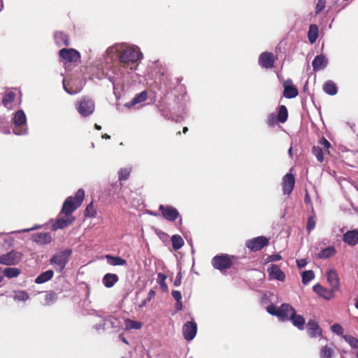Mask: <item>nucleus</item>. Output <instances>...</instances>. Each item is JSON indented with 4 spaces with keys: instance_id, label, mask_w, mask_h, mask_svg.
<instances>
[{
    "instance_id": "nucleus-2",
    "label": "nucleus",
    "mask_w": 358,
    "mask_h": 358,
    "mask_svg": "<svg viewBox=\"0 0 358 358\" xmlns=\"http://www.w3.org/2000/svg\"><path fill=\"white\" fill-rule=\"evenodd\" d=\"M84 197L85 191L83 189H79L74 196L67 197L62 205L59 216L61 215L72 216V213L82 204Z\"/></svg>"
},
{
    "instance_id": "nucleus-62",
    "label": "nucleus",
    "mask_w": 358,
    "mask_h": 358,
    "mask_svg": "<svg viewBox=\"0 0 358 358\" xmlns=\"http://www.w3.org/2000/svg\"><path fill=\"white\" fill-rule=\"evenodd\" d=\"M63 85H64V90H65L68 94H76V93H77V92H76V91L71 90L70 89H69V88L67 87V86L66 85V84H65L64 81L63 82Z\"/></svg>"
},
{
    "instance_id": "nucleus-20",
    "label": "nucleus",
    "mask_w": 358,
    "mask_h": 358,
    "mask_svg": "<svg viewBox=\"0 0 358 358\" xmlns=\"http://www.w3.org/2000/svg\"><path fill=\"white\" fill-rule=\"evenodd\" d=\"M328 64V59L324 55H317L312 62L313 71H319L324 69Z\"/></svg>"
},
{
    "instance_id": "nucleus-44",
    "label": "nucleus",
    "mask_w": 358,
    "mask_h": 358,
    "mask_svg": "<svg viewBox=\"0 0 358 358\" xmlns=\"http://www.w3.org/2000/svg\"><path fill=\"white\" fill-rule=\"evenodd\" d=\"M344 340L352 348H358V339L350 336V335H344L343 336Z\"/></svg>"
},
{
    "instance_id": "nucleus-60",
    "label": "nucleus",
    "mask_w": 358,
    "mask_h": 358,
    "mask_svg": "<svg viewBox=\"0 0 358 358\" xmlns=\"http://www.w3.org/2000/svg\"><path fill=\"white\" fill-rule=\"evenodd\" d=\"M306 259H301L296 260V265L299 268H302L306 266Z\"/></svg>"
},
{
    "instance_id": "nucleus-23",
    "label": "nucleus",
    "mask_w": 358,
    "mask_h": 358,
    "mask_svg": "<svg viewBox=\"0 0 358 358\" xmlns=\"http://www.w3.org/2000/svg\"><path fill=\"white\" fill-rule=\"evenodd\" d=\"M54 38L56 45L59 47L70 45L69 36L62 31H55Z\"/></svg>"
},
{
    "instance_id": "nucleus-41",
    "label": "nucleus",
    "mask_w": 358,
    "mask_h": 358,
    "mask_svg": "<svg viewBox=\"0 0 358 358\" xmlns=\"http://www.w3.org/2000/svg\"><path fill=\"white\" fill-rule=\"evenodd\" d=\"M29 298V294L23 290H18L15 292L13 299L18 301H26Z\"/></svg>"
},
{
    "instance_id": "nucleus-17",
    "label": "nucleus",
    "mask_w": 358,
    "mask_h": 358,
    "mask_svg": "<svg viewBox=\"0 0 358 358\" xmlns=\"http://www.w3.org/2000/svg\"><path fill=\"white\" fill-rule=\"evenodd\" d=\"M267 271L269 274V276L273 279L281 282H283L285 280V274L276 264H271L268 267Z\"/></svg>"
},
{
    "instance_id": "nucleus-56",
    "label": "nucleus",
    "mask_w": 358,
    "mask_h": 358,
    "mask_svg": "<svg viewBox=\"0 0 358 358\" xmlns=\"http://www.w3.org/2000/svg\"><path fill=\"white\" fill-rule=\"evenodd\" d=\"M171 295L173 298L176 300V301H181L182 299V294L180 291L173 290L171 292Z\"/></svg>"
},
{
    "instance_id": "nucleus-9",
    "label": "nucleus",
    "mask_w": 358,
    "mask_h": 358,
    "mask_svg": "<svg viewBox=\"0 0 358 358\" xmlns=\"http://www.w3.org/2000/svg\"><path fill=\"white\" fill-rule=\"evenodd\" d=\"M268 239L265 236H257L246 241L247 248L251 251H259L268 244Z\"/></svg>"
},
{
    "instance_id": "nucleus-1",
    "label": "nucleus",
    "mask_w": 358,
    "mask_h": 358,
    "mask_svg": "<svg viewBox=\"0 0 358 358\" xmlns=\"http://www.w3.org/2000/svg\"><path fill=\"white\" fill-rule=\"evenodd\" d=\"M106 54L108 56L116 55L118 62L123 66L136 64L143 58L138 45L127 43H115L106 50Z\"/></svg>"
},
{
    "instance_id": "nucleus-32",
    "label": "nucleus",
    "mask_w": 358,
    "mask_h": 358,
    "mask_svg": "<svg viewBox=\"0 0 358 358\" xmlns=\"http://www.w3.org/2000/svg\"><path fill=\"white\" fill-rule=\"evenodd\" d=\"M103 321L104 322V325L106 327V329H118L120 327V321L113 316L110 315L103 317Z\"/></svg>"
},
{
    "instance_id": "nucleus-36",
    "label": "nucleus",
    "mask_w": 358,
    "mask_h": 358,
    "mask_svg": "<svg viewBox=\"0 0 358 358\" xmlns=\"http://www.w3.org/2000/svg\"><path fill=\"white\" fill-rule=\"evenodd\" d=\"M131 171V167L121 168L117 173L118 181L121 182L122 181L127 180L130 176Z\"/></svg>"
},
{
    "instance_id": "nucleus-33",
    "label": "nucleus",
    "mask_w": 358,
    "mask_h": 358,
    "mask_svg": "<svg viewBox=\"0 0 358 358\" xmlns=\"http://www.w3.org/2000/svg\"><path fill=\"white\" fill-rule=\"evenodd\" d=\"M115 69H111L107 71L106 73L103 72L105 78H106L113 85V89H115V83L119 79V75L115 73Z\"/></svg>"
},
{
    "instance_id": "nucleus-43",
    "label": "nucleus",
    "mask_w": 358,
    "mask_h": 358,
    "mask_svg": "<svg viewBox=\"0 0 358 358\" xmlns=\"http://www.w3.org/2000/svg\"><path fill=\"white\" fill-rule=\"evenodd\" d=\"M312 153L315 156L319 162L324 161V155L322 148L320 146H313L312 148Z\"/></svg>"
},
{
    "instance_id": "nucleus-25",
    "label": "nucleus",
    "mask_w": 358,
    "mask_h": 358,
    "mask_svg": "<svg viewBox=\"0 0 358 358\" xmlns=\"http://www.w3.org/2000/svg\"><path fill=\"white\" fill-rule=\"evenodd\" d=\"M289 320L292 322V324L299 330L302 331L304 329L306 320L302 315H298L295 312L292 315H289Z\"/></svg>"
},
{
    "instance_id": "nucleus-64",
    "label": "nucleus",
    "mask_w": 358,
    "mask_h": 358,
    "mask_svg": "<svg viewBox=\"0 0 358 358\" xmlns=\"http://www.w3.org/2000/svg\"><path fill=\"white\" fill-rule=\"evenodd\" d=\"M182 308V303L181 301H176V310L179 311L181 310Z\"/></svg>"
},
{
    "instance_id": "nucleus-61",
    "label": "nucleus",
    "mask_w": 358,
    "mask_h": 358,
    "mask_svg": "<svg viewBox=\"0 0 358 358\" xmlns=\"http://www.w3.org/2000/svg\"><path fill=\"white\" fill-rule=\"evenodd\" d=\"M94 329H96V330H100V329H106V327L104 325V322L103 321V323H100V324H96L94 326Z\"/></svg>"
},
{
    "instance_id": "nucleus-45",
    "label": "nucleus",
    "mask_w": 358,
    "mask_h": 358,
    "mask_svg": "<svg viewBox=\"0 0 358 358\" xmlns=\"http://www.w3.org/2000/svg\"><path fill=\"white\" fill-rule=\"evenodd\" d=\"M166 275L162 273H159L157 274V282L160 286V287L166 291L167 290L168 287H167V285L166 284Z\"/></svg>"
},
{
    "instance_id": "nucleus-5",
    "label": "nucleus",
    "mask_w": 358,
    "mask_h": 358,
    "mask_svg": "<svg viewBox=\"0 0 358 358\" xmlns=\"http://www.w3.org/2000/svg\"><path fill=\"white\" fill-rule=\"evenodd\" d=\"M76 108L78 112L83 116L90 115L94 110V102L92 99L83 97L76 102Z\"/></svg>"
},
{
    "instance_id": "nucleus-7",
    "label": "nucleus",
    "mask_w": 358,
    "mask_h": 358,
    "mask_svg": "<svg viewBox=\"0 0 358 358\" xmlns=\"http://www.w3.org/2000/svg\"><path fill=\"white\" fill-rule=\"evenodd\" d=\"M213 266L220 271L229 268L232 265V262L227 255H220L215 256L211 261Z\"/></svg>"
},
{
    "instance_id": "nucleus-21",
    "label": "nucleus",
    "mask_w": 358,
    "mask_h": 358,
    "mask_svg": "<svg viewBox=\"0 0 358 358\" xmlns=\"http://www.w3.org/2000/svg\"><path fill=\"white\" fill-rule=\"evenodd\" d=\"M343 241L348 245L354 246L358 244V231L350 230L343 234Z\"/></svg>"
},
{
    "instance_id": "nucleus-15",
    "label": "nucleus",
    "mask_w": 358,
    "mask_h": 358,
    "mask_svg": "<svg viewBox=\"0 0 358 358\" xmlns=\"http://www.w3.org/2000/svg\"><path fill=\"white\" fill-rule=\"evenodd\" d=\"M283 96L287 99H293L298 95V90L293 85L292 80L291 79H287L286 81H285L283 83Z\"/></svg>"
},
{
    "instance_id": "nucleus-48",
    "label": "nucleus",
    "mask_w": 358,
    "mask_h": 358,
    "mask_svg": "<svg viewBox=\"0 0 358 358\" xmlns=\"http://www.w3.org/2000/svg\"><path fill=\"white\" fill-rule=\"evenodd\" d=\"M266 311L271 315L277 316L279 318V308L274 304L268 305L266 307Z\"/></svg>"
},
{
    "instance_id": "nucleus-11",
    "label": "nucleus",
    "mask_w": 358,
    "mask_h": 358,
    "mask_svg": "<svg viewBox=\"0 0 358 358\" xmlns=\"http://www.w3.org/2000/svg\"><path fill=\"white\" fill-rule=\"evenodd\" d=\"M59 54L62 59L69 62H76L80 58V52L73 48H62L59 50Z\"/></svg>"
},
{
    "instance_id": "nucleus-22",
    "label": "nucleus",
    "mask_w": 358,
    "mask_h": 358,
    "mask_svg": "<svg viewBox=\"0 0 358 358\" xmlns=\"http://www.w3.org/2000/svg\"><path fill=\"white\" fill-rule=\"evenodd\" d=\"M327 278L329 285L333 291L338 289L339 288V278L337 272L331 269L327 273Z\"/></svg>"
},
{
    "instance_id": "nucleus-54",
    "label": "nucleus",
    "mask_w": 358,
    "mask_h": 358,
    "mask_svg": "<svg viewBox=\"0 0 358 358\" xmlns=\"http://www.w3.org/2000/svg\"><path fill=\"white\" fill-rule=\"evenodd\" d=\"M326 5V0H317L316 4V14L320 13L324 8Z\"/></svg>"
},
{
    "instance_id": "nucleus-46",
    "label": "nucleus",
    "mask_w": 358,
    "mask_h": 358,
    "mask_svg": "<svg viewBox=\"0 0 358 358\" xmlns=\"http://www.w3.org/2000/svg\"><path fill=\"white\" fill-rule=\"evenodd\" d=\"M15 97V94L13 92H9L5 94L2 99V102L5 106H7L8 104L11 103Z\"/></svg>"
},
{
    "instance_id": "nucleus-55",
    "label": "nucleus",
    "mask_w": 358,
    "mask_h": 358,
    "mask_svg": "<svg viewBox=\"0 0 358 358\" xmlns=\"http://www.w3.org/2000/svg\"><path fill=\"white\" fill-rule=\"evenodd\" d=\"M313 289L315 292L319 294H323L324 292H327V289H324L322 285L320 284H316L313 286Z\"/></svg>"
},
{
    "instance_id": "nucleus-42",
    "label": "nucleus",
    "mask_w": 358,
    "mask_h": 358,
    "mask_svg": "<svg viewBox=\"0 0 358 358\" xmlns=\"http://www.w3.org/2000/svg\"><path fill=\"white\" fill-rule=\"evenodd\" d=\"M315 278L314 272L312 270L305 271L302 273V283L307 285Z\"/></svg>"
},
{
    "instance_id": "nucleus-63",
    "label": "nucleus",
    "mask_w": 358,
    "mask_h": 358,
    "mask_svg": "<svg viewBox=\"0 0 358 358\" xmlns=\"http://www.w3.org/2000/svg\"><path fill=\"white\" fill-rule=\"evenodd\" d=\"M155 292L153 289H150L148 292V295L147 297V301H151V299L155 296Z\"/></svg>"
},
{
    "instance_id": "nucleus-31",
    "label": "nucleus",
    "mask_w": 358,
    "mask_h": 358,
    "mask_svg": "<svg viewBox=\"0 0 358 358\" xmlns=\"http://www.w3.org/2000/svg\"><path fill=\"white\" fill-rule=\"evenodd\" d=\"M122 187V183L120 181L112 182L107 189V195L109 196H113L117 194L121 190Z\"/></svg>"
},
{
    "instance_id": "nucleus-14",
    "label": "nucleus",
    "mask_w": 358,
    "mask_h": 358,
    "mask_svg": "<svg viewBox=\"0 0 358 358\" xmlns=\"http://www.w3.org/2000/svg\"><path fill=\"white\" fill-rule=\"evenodd\" d=\"M307 334L310 338L322 337V330L315 320H309L307 323Z\"/></svg>"
},
{
    "instance_id": "nucleus-12",
    "label": "nucleus",
    "mask_w": 358,
    "mask_h": 358,
    "mask_svg": "<svg viewBox=\"0 0 358 358\" xmlns=\"http://www.w3.org/2000/svg\"><path fill=\"white\" fill-rule=\"evenodd\" d=\"M64 215V217H57L55 222L51 225V229L52 231L64 229L71 225L75 221V218L73 216Z\"/></svg>"
},
{
    "instance_id": "nucleus-26",
    "label": "nucleus",
    "mask_w": 358,
    "mask_h": 358,
    "mask_svg": "<svg viewBox=\"0 0 358 358\" xmlns=\"http://www.w3.org/2000/svg\"><path fill=\"white\" fill-rule=\"evenodd\" d=\"M119 280L118 275L115 273H106L104 275L102 282L105 287H112Z\"/></svg>"
},
{
    "instance_id": "nucleus-27",
    "label": "nucleus",
    "mask_w": 358,
    "mask_h": 358,
    "mask_svg": "<svg viewBox=\"0 0 358 358\" xmlns=\"http://www.w3.org/2000/svg\"><path fill=\"white\" fill-rule=\"evenodd\" d=\"M107 263L111 266H124L127 265V261L119 256H113L106 255L105 256Z\"/></svg>"
},
{
    "instance_id": "nucleus-40",
    "label": "nucleus",
    "mask_w": 358,
    "mask_h": 358,
    "mask_svg": "<svg viewBox=\"0 0 358 358\" xmlns=\"http://www.w3.org/2000/svg\"><path fill=\"white\" fill-rule=\"evenodd\" d=\"M334 350L327 345L322 347L320 352V358H332Z\"/></svg>"
},
{
    "instance_id": "nucleus-51",
    "label": "nucleus",
    "mask_w": 358,
    "mask_h": 358,
    "mask_svg": "<svg viewBox=\"0 0 358 358\" xmlns=\"http://www.w3.org/2000/svg\"><path fill=\"white\" fill-rule=\"evenodd\" d=\"M331 330L332 332L337 335H342L343 333V329L342 326L339 324H334L331 327Z\"/></svg>"
},
{
    "instance_id": "nucleus-57",
    "label": "nucleus",
    "mask_w": 358,
    "mask_h": 358,
    "mask_svg": "<svg viewBox=\"0 0 358 358\" xmlns=\"http://www.w3.org/2000/svg\"><path fill=\"white\" fill-rule=\"evenodd\" d=\"M181 280H182V273L180 271V272H178L177 273V275H176V279L174 280V282H173L174 286L178 287V286L180 285Z\"/></svg>"
},
{
    "instance_id": "nucleus-59",
    "label": "nucleus",
    "mask_w": 358,
    "mask_h": 358,
    "mask_svg": "<svg viewBox=\"0 0 358 358\" xmlns=\"http://www.w3.org/2000/svg\"><path fill=\"white\" fill-rule=\"evenodd\" d=\"M269 262H277L282 259V257L279 254H275L268 257Z\"/></svg>"
},
{
    "instance_id": "nucleus-53",
    "label": "nucleus",
    "mask_w": 358,
    "mask_h": 358,
    "mask_svg": "<svg viewBox=\"0 0 358 358\" xmlns=\"http://www.w3.org/2000/svg\"><path fill=\"white\" fill-rule=\"evenodd\" d=\"M41 227V225L36 224V225H34V227H31V228L23 229H21V230H17V231H11V232H10L9 234H20V233H26V232H29V231H33V230H35V229H40Z\"/></svg>"
},
{
    "instance_id": "nucleus-58",
    "label": "nucleus",
    "mask_w": 358,
    "mask_h": 358,
    "mask_svg": "<svg viewBox=\"0 0 358 358\" xmlns=\"http://www.w3.org/2000/svg\"><path fill=\"white\" fill-rule=\"evenodd\" d=\"M319 143L321 145H322L324 146V148L327 150H329L331 147V143L325 138H323L322 140H320Z\"/></svg>"
},
{
    "instance_id": "nucleus-49",
    "label": "nucleus",
    "mask_w": 358,
    "mask_h": 358,
    "mask_svg": "<svg viewBox=\"0 0 358 358\" xmlns=\"http://www.w3.org/2000/svg\"><path fill=\"white\" fill-rule=\"evenodd\" d=\"M96 210L94 208L93 203L91 202L87 205L85 209V215L87 217H94L96 215Z\"/></svg>"
},
{
    "instance_id": "nucleus-19",
    "label": "nucleus",
    "mask_w": 358,
    "mask_h": 358,
    "mask_svg": "<svg viewBox=\"0 0 358 358\" xmlns=\"http://www.w3.org/2000/svg\"><path fill=\"white\" fill-rule=\"evenodd\" d=\"M32 241L39 245H46L52 241V236L49 232L36 233L32 235Z\"/></svg>"
},
{
    "instance_id": "nucleus-38",
    "label": "nucleus",
    "mask_w": 358,
    "mask_h": 358,
    "mask_svg": "<svg viewBox=\"0 0 358 358\" xmlns=\"http://www.w3.org/2000/svg\"><path fill=\"white\" fill-rule=\"evenodd\" d=\"M20 270L14 267L6 268L3 271V275L8 278H16L20 275Z\"/></svg>"
},
{
    "instance_id": "nucleus-18",
    "label": "nucleus",
    "mask_w": 358,
    "mask_h": 358,
    "mask_svg": "<svg viewBox=\"0 0 358 358\" xmlns=\"http://www.w3.org/2000/svg\"><path fill=\"white\" fill-rule=\"evenodd\" d=\"M296 312L295 309L288 303H282L279 307V319L282 321L289 320V315Z\"/></svg>"
},
{
    "instance_id": "nucleus-34",
    "label": "nucleus",
    "mask_w": 358,
    "mask_h": 358,
    "mask_svg": "<svg viewBox=\"0 0 358 358\" xmlns=\"http://www.w3.org/2000/svg\"><path fill=\"white\" fill-rule=\"evenodd\" d=\"M336 253V249L333 246L327 247L320 251L317 255L320 259H328Z\"/></svg>"
},
{
    "instance_id": "nucleus-13",
    "label": "nucleus",
    "mask_w": 358,
    "mask_h": 358,
    "mask_svg": "<svg viewBox=\"0 0 358 358\" xmlns=\"http://www.w3.org/2000/svg\"><path fill=\"white\" fill-rule=\"evenodd\" d=\"M258 63L260 66L264 69H271L274 66L275 59L274 55L271 52H264L260 54L258 59Z\"/></svg>"
},
{
    "instance_id": "nucleus-30",
    "label": "nucleus",
    "mask_w": 358,
    "mask_h": 358,
    "mask_svg": "<svg viewBox=\"0 0 358 358\" xmlns=\"http://www.w3.org/2000/svg\"><path fill=\"white\" fill-rule=\"evenodd\" d=\"M53 275H54V272L52 270H50V269L47 270V271L41 273V274H39L35 279L34 282L36 284L45 283V282H48V280H50L53 277Z\"/></svg>"
},
{
    "instance_id": "nucleus-50",
    "label": "nucleus",
    "mask_w": 358,
    "mask_h": 358,
    "mask_svg": "<svg viewBox=\"0 0 358 358\" xmlns=\"http://www.w3.org/2000/svg\"><path fill=\"white\" fill-rule=\"evenodd\" d=\"M316 221L313 216H310L308 219L306 229L308 232H310L315 227Z\"/></svg>"
},
{
    "instance_id": "nucleus-52",
    "label": "nucleus",
    "mask_w": 358,
    "mask_h": 358,
    "mask_svg": "<svg viewBox=\"0 0 358 358\" xmlns=\"http://www.w3.org/2000/svg\"><path fill=\"white\" fill-rule=\"evenodd\" d=\"M278 118L276 117V115L274 113H271L268 115L267 117V124L273 127L277 124Z\"/></svg>"
},
{
    "instance_id": "nucleus-47",
    "label": "nucleus",
    "mask_w": 358,
    "mask_h": 358,
    "mask_svg": "<svg viewBox=\"0 0 358 358\" xmlns=\"http://www.w3.org/2000/svg\"><path fill=\"white\" fill-rule=\"evenodd\" d=\"M141 327V324L138 322L133 321L131 320H126V328L127 329H139Z\"/></svg>"
},
{
    "instance_id": "nucleus-39",
    "label": "nucleus",
    "mask_w": 358,
    "mask_h": 358,
    "mask_svg": "<svg viewBox=\"0 0 358 358\" xmlns=\"http://www.w3.org/2000/svg\"><path fill=\"white\" fill-rule=\"evenodd\" d=\"M58 299V295L55 292H49L46 294L45 297V305L51 306L55 303Z\"/></svg>"
},
{
    "instance_id": "nucleus-6",
    "label": "nucleus",
    "mask_w": 358,
    "mask_h": 358,
    "mask_svg": "<svg viewBox=\"0 0 358 358\" xmlns=\"http://www.w3.org/2000/svg\"><path fill=\"white\" fill-rule=\"evenodd\" d=\"M22 257V252L13 250L0 255V264L6 266L16 265L21 261Z\"/></svg>"
},
{
    "instance_id": "nucleus-35",
    "label": "nucleus",
    "mask_w": 358,
    "mask_h": 358,
    "mask_svg": "<svg viewBox=\"0 0 358 358\" xmlns=\"http://www.w3.org/2000/svg\"><path fill=\"white\" fill-rule=\"evenodd\" d=\"M171 243L174 250H178L184 245V241L180 235H173Z\"/></svg>"
},
{
    "instance_id": "nucleus-24",
    "label": "nucleus",
    "mask_w": 358,
    "mask_h": 358,
    "mask_svg": "<svg viewBox=\"0 0 358 358\" xmlns=\"http://www.w3.org/2000/svg\"><path fill=\"white\" fill-rule=\"evenodd\" d=\"M148 93L145 90L142 91L141 92L135 95V96L129 102H127L124 104V107L127 108H131L135 105L140 103L143 101H145L147 99Z\"/></svg>"
},
{
    "instance_id": "nucleus-16",
    "label": "nucleus",
    "mask_w": 358,
    "mask_h": 358,
    "mask_svg": "<svg viewBox=\"0 0 358 358\" xmlns=\"http://www.w3.org/2000/svg\"><path fill=\"white\" fill-rule=\"evenodd\" d=\"M295 185V178L292 173H287L282 180V187L284 194H290L293 191Z\"/></svg>"
},
{
    "instance_id": "nucleus-37",
    "label": "nucleus",
    "mask_w": 358,
    "mask_h": 358,
    "mask_svg": "<svg viewBox=\"0 0 358 358\" xmlns=\"http://www.w3.org/2000/svg\"><path fill=\"white\" fill-rule=\"evenodd\" d=\"M288 117V111L285 106H280L279 107V110L278 113V120L281 122L284 123L287 121Z\"/></svg>"
},
{
    "instance_id": "nucleus-10",
    "label": "nucleus",
    "mask_w": 358,
    "mask_h": 358,
    "mask_svg": "<svg viewBox=\"0 0 358 358\" xmlns=\"http://www.w3.org/2000/svg\"><path fill=\"white\" fill-rule=\"evenodd\" d=\"M196 333L197 324L194 320L185 323L182 327V334L186 341H192L196 336Z\"/></svg>"
},
{
    "instance_id": "nucleus-28",
    "label": "nucleus",
    "mask_w": 358,
    "mask_h": 358,
    "mask_svg": "<svg viewBox=\"0 0 358 358\" xmlns=\"http://www.w3.org/2000/svg\"><path fill=\"white\" fill-rule=\"evenodd\" d=\"M322 89L324 92L330 95L334 96L338 93V87L335 83L332 80H327L323 85Z\"/></svg>"
},
{
    "instance_id": "nucleus-8",
    "label": "nucleus",
    "mask_w": 358,
    "mask_h": 358,
    "mask_svg": "<svg viewBox=\"0 0 358 358\" xmlns=\"http://www.w3.org/2000/svg\"><path fill=\"white\" fill-rule=\"evenodd\" d=\"M159 210L163 218L169 222H175L180 217L179 211L172 206L160 204Z\"/></svg>"
},
{
    "instance_id": "nucleus-4",
    "label": "nucleus",
    "mask_w": 358,
    "mask_h": 358,
    "mask_svg": "<svg viewBox=\"0 0 358 358\" xmlns=\"http://www.w3.org/2000/svg\"><path fill=\"white\" fill-rule=\"evenodd\" d=\"M13 122L15 126L13 132L15 135L22 136L28 133L27 117L22 110H19L14 113Z\"/></svg>"
},
{
    "instance_id": "nucleus-29",
    "label": "nucleus",
    "mask_w": 358,
    "mask_h": 358,
    "mask_svg": "<svg viewBox=\"0 0 358 358\" xmlns=\"http://www.w3.org/2000/svg\"><path fill=\"white\" fill-rule=\"evenodd\" d=\"M319 36V28L317 24H312L309 26L308 31V38L311 44H313L317 41Z\"/></svg>"
},
{
    "instance_id": "nucleus-3",
    "label": "nucleus",
    "mask_w": 358,
    "mask_h": 358,
    "mask_svg": "<svg viewBox=\"0 0 358 358\" xmlns=\"http://www.w3.org/2000/svg\"><path fill=\"white\" fill-rule=\"evenodd\" d=\"M71 253V250L66 249L56 253L51 257L50 263V264L54 265L56 271L62 273L69 262Z\"/></svg>"
}]
</instances>
